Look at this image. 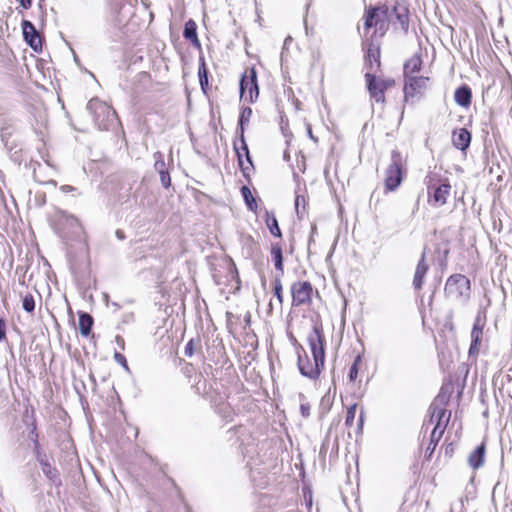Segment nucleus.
Masks as SVG:
<instances>
[{
    "label": "nucleus",
    "mask_w": 512,
    "mask_h": 512,
    "mask_svg": "<svg viewBox=\"0 0 512 512\" xmlns=\"http://www.w3.org/2000/svg\"><path fill=\"white\" fill-rule=\"evenodd\" d=\"M307 342L313 357V363L310 361L303 346L296 339H293L298 355L297 366L302 376L316 380L319 378L325 363L326 339L322 324L316 323L313 325L312 330L307 335Z\"/></svg>",
    "instance_id": "obj_1"
},
{
    "label": "nucleus",
    "mask_w": 512,
    "mask_h": 512,
    "mask_svg": "<svg viewBox=\"0 0 512 512\" xmlns=\"http://www.w3.org/2000/svg\"><path fill=\"white\" fill-rule=\"evenodd\" d=\"M448 398L445 395L439 394L431 403L429 407L430 423L435 422V426L430 435V442L425 451V458L429 460L433 455L444 431L450 421L451 411H448L445 406Z\"/></svg>",
    "instance_id": "obj_2"
},
{
    "label": "nucleus",
    "mask_w": 512,
    "mask_h": 512,
    "mask_svg": "<svg viewBox=\"0 0 512 512\" xmlns=\"http://www.w3.org/2000/svg\"><path fill=\"white\" fill-rule=\"evenodd\" d=\"M406 163V157L398 149L391 151V163L385 170L386 191L393 192L401 185L406 174Z\"/></svg>",
    "instance_id": "obj_3"
},
{
    "label": "nucleus",
    "mask_w": 512,
    "mask_h": 512,
    "mask_svg": "<svg viewBox=\"0 0 512 512\" xmlns=\"http://www.w3.org/2000/svg\"><path fill=\"white\" fill-rule=\"evenodd\" d=\"M87 110L100 130H109L117 121L115 110L98 98H93L87 103Z\"/></svg>",
    "instance_id": "obj_4"
},
{
    "label": "nucleus",
    "mask_w": 512,
    "mask_h": 512,
    "mask_svg": "<svg viewBox=\"0 0 512 512\" xmlns=\"http://www.w3.org/2000/svg\"><path fill=\"white\" fill-rule=\"evenodd\" d=\"M470 291V280L463 274H453L446 280L444 293L448 298L465 303L470 299Z\"/></svg>",
    "instance_id": "obj_5"
},
{
    "label": "nucleus",
    "mask_w": 512,
    "mask_h": 512,
    "mask_svg": "<svg viewBox=\"0 0 512 512\" xmlns=\"http://www.w3.org/2000/svg\"><path fill=\"white\" fill-rule=\"evenodd\" d=\"M33 455L38 462L42 473L44 476L48 479L51 485L55 486L56 488H59L62 486V480L60 477L59 470L52 465L50 461V457L45 452V450L39 449L33 452Z\"/></svg>",
    "instance_id": "obj_6"
},
{
    "label": "nucleus",
    "mask_w": 512,
    "mask_h": 512,
    "mask_svg": "<svg viewBox=\"0 0 512 512\" xmlns=\"http://www.w3.org/2000/svg\"><path fill=\"white\" fill-rule=\"evenodd\" d=\"M433 180V177H429V181L427 183L429 202L435 207H441L447 202V198L451 191V185L447 179L439 185L434 184Z\"/></svg>",
    "instance_id": "obj_7"
},
{
    "label": "nucleus",
    "mask_w": 512,
    "mask_h": 512,
    "mask_svg": "<svg viewBox=\"0 0 512 512\" xmlns=\"http://www.w3.org/2000/svg\"><path fill=\"white\" fill-rule=\"evenodd\" d=\"M238 139L234 141L233 148L235 150L239 167L243 173V176L248 178L249 171L253 168L252 158L249 152L248 145L245 140V136L243 135V140L240 136H237Z\"/></svg>",
    "instance_id": "obj_8"
},
{
    "label": "nucleus",
    "mask_w": 512,
    "mask_h": 512,
    "mask_svg": "<svg viewBox=\"0 0 512 512\" xmlns=\"http://www.w3.org/2000/svg\"><path fill=\"white\" fill-rule=\"evenodd\" d=\"M313 286L309 281H298L291 285L292 306L308 305L312 301Z\"/></svg>",
    "instance_id": "obj_9"
},
{
    "label": "nucleus",
    "mask_w": 512,
    "mask_h": 512,
    "mask_svg": "<svg viewBox=\"0 0 512 512\" xmlns=\"http://www.w3.org/2000/svg\"><path fill=\"white\" fill-rule=\"evenodd\" d=\"M429 80V77L424 76H411L405 78L403 89L405 102H408L410 99H414L418 94H421V92L427 88Z\"/></svg>",
    "instance_id": "obj_10"
},
{
    "label": "nucleus",
    "mask_w": 512,
    "mask_h": 512,
    "mask_svg": "<svg viewBox=\"0 0 512 512\" xmlns=\"http://www.w3.org/2000/svg\"><path fill=\"white\" fill-rule=\"evenodd\" d=\"M22 33L25 42L35 52L42 51V38L35 28L34 24L29 20H23L21 23Z\"/></svg>",
    "instance_id": "obj_11"
},
{
    "label": "nucleus",
    "mask_w": 512,
    "mask_h": 512,
    "mask_svg": "<svg viewBox=\"0 0 512 512\" xmlns=\"http://www.w3.org/2000/svg\"><path fill=\"white\" fill-rule=\"evenodd\" d=\"M366 86L369 92L370 98L377 103L385 102V86L379 84L375 74L367 72L365 74Z\"/></svg>",
    "instance_id": "obj_12"
},
{
    "label": "nucleus",
    "mask_w": 512,
    "mask_h": 512,
    "mask_svg": "<svg viewBox=\"0 0 512 512\" xmlns=\"http://www.w3.org/2000/svg\"><path fill=\"white\" fill-rule=\"evenodd\" d=\"M392 12L395 15L401 30L407 34L409 30V4L405 0H396L392 7Z\"/></svg>",
    "instance_id": "obj_13"
},
{
    "label": "nucleus",
    "mask_w": 512,
    "mask_h": 512,
    "mask_svg": "<svg viewBox=\"0 0 512 512\" xmlns=\"http://www.w3.org/2000/svg\"><path fill=\"white\" fill-rule=\"evenodd\" d=\"M153 158L155 160L154 169L159 174L162 187L169 188L171 186V177L169 170L166 168L164 155L160 151H156L153 154Z\"/></svg>",
    "instance_id": "obj_14"
},
{
    "label": "nucleus",
    "mask_w": 512,
    "mask_h": 512,
    "mask_svg": "<svg viewBox=\"0 0 512 512\" xmlns=\"http://www.w3.org/2000/svg\"><path fill=\"white\" fill-rule=\"evenodd\" d=\"M28 413V410H26L27 418H29ZM25 423L28 429L27 439L32 443V452L42 449V446L40 445L39 442V433L37 429V422L34 414V409L31 410L30 421L25 420Z\"/></svg>",
    "instance_id": "obj_15"
},
{
    "label": "nucleus",
    "mask_w": 512,
    "mask_h": 512,
    "mask_svg": "<svg viewBox=\"0 0 512 512\" xmlns=\"http://www.w3.org/2000/svg\"><path fill=\"white\" fill-rule=\"evenodd\" d=\"M429 270V266L426 263V247L424 248L421 258L417 263L414 277H413V287L415 290H421L424 284V278Z\"/></svg>",
    "instance_id": "obj_16"
},
{
    "label": "nucleus",
    "mask_w": 512,
    "mask_h": 512,
    "mask_svg": "<svg viewBox=\"0 0 512 512\" xmlns=\"http://www.w3.org/2000/svg\"><path fill=\"white\" fill-rule=\"evenodd\" d=\"M486 455V443L482 442L469 454L467 462L471 469L478 470L484 465Z\"/></svg>",
    "instance_id": "obj_17"
},
{
    "label": "nucleus",
    "mask_w": 512,
    "mask_h": 512,
    "mask_svg": "<svg viewBox=\"0 0 512 512\" xmlns=\"http://www.w3.org/2000/svg\"><path fill=\"white\" fill-rule=\"evenodd\" d=\"M471 139V133L466 128L454 130L452 133V144L461 151H466L469 148Z\"/></svg>",
    "instance_id": "obj_18"
},
{
    "label": "nucleus",
    "mask_w": 512,
    "mask_h": 512,
    "mask_svg": "<svg viewBox=\"0 0 512 512\" xmlns=\"http://www.w3.org/2000/svg\"><path fill=\"white\" fill-rule=\"evenodd\" d=\"M374 63L377 68L380 67V47L371 41L366 47L365 65L370 70H373Z\"/></svg>",
    "instance_id": "obj_19"
},
{
    "label": "nucleus",
    "mask_w": 512,
    "mask_h": 512,
    "mask_svg": "<svg viewBox=\"0 0 512 512\" xmlns=\"http://www.w3.org/2000/svg\"><path fill=\"white\" fill-rule=\"evenodd\" d=\"M471 99L472 90L468 85L463 84L455 90L454 100L459 106L463 108L469 107L471 104Z\"/></svg>",
    "instance_id": "obj_20"
},
{
    "label": "nucleus",
    "mask_w": 512,
    "mask_h": 512,
    "mask_svg": "<svg viewBox=\"0 0 512 512\" xmlns=\"http://www.w3.org/2000/svg\"><path fill=\"white\" fill-rule=\"evenodd\" d=\"M183 37L191 42L194 47L200 48L201 44L198 39L197 25L194 20H188L184 25Z\"/></svg>",
    "instance_id": "obj_21"
},
{
    "label": "nucleus",
    "mask_w": 512,
    "mask_h": 512,
    "mask_svg": "<svg viewBox=\"0 0 512 512\" xmlns=\"http://www.w3.org/2000/svg\"><path fill=\"white\" fill-rule=\"evenodd\" d=\"M79 331L82 336L88 337L92 332L94 324L93 317L87 312L79 313Z\"/></svg>",
    "instance_id": "obj_22"
},
{
    "label": "nucleus",
    "mask_w": 512,
    "mask_h": 512,
    "mask_svg": "<svg viewBox=\"0 0 512 512\" xmlns=\"http://www.w3.org/2000/svg\"><path fill=\"white\" fill-rule=\"evenodd\" d=\"M422 59L419 55H414L404 63V77H411L412 74L421 70Z\"/></svg>",
    "instance_id": "obj_23"
},
{
    "label": "nucleus",
    "mask_w": 512,
    "mask_h": 512,
    "mask_svg": "<svg viewBox=\"0 0 512 512\" xmlns=\"http://www.w3.org/2000/svg\"><path fill=\"white\" fill-rule=\"evenodd\" d=\"M252 116V109L248 106L243 107L238 119L237 125V136H240L243 139V134L245 133L246 126L249 124Z\"/></svg>",
    "instance_id": "obj_24"
},
{
    "label": "nucleus",
    "mask_w": 512,
    "mask_h": 512,
    "mask_svg": "<svg viewBox=\"0 0 512 512\" xmlns=\"http://www.w3.org/2000/svg\"><path fill=\"white\" fill-rule=\"evenodd\" d=\"M265 223L270 233L277 238H282V231L279 227L278 220L273 212L266 211Z\"/></svg>",
    "instance_id": "obj_25"
},
{
    "label": "nucleus",
    "mask_w": 512,
    "mask_h": 512,
    "mask_svg": "<svg viewBox=\"0 0 512 512\" xmlns=\"http://www.w3.org/2000/svg\"><path fill=\"white\" fill-rule=\"evenodd\" d=\"M271 256L274 261L275 269L280 272L278 275H283L284 274L283 252H282V247L278 243L271 245Z\"/></svg>",
    "instance_id": "obj_26"
},
{
    "label": "nucleus",
    "mask_w": 512,
    "mask_h": 512,
    "mask_svg": "<svg viewBox=\"0 0 512 512\" xmlns=\"http://www.w3.org/2000/svg\"><path fill=\"white\" fill-rule=\"evenodd\" d=\"M249 101L255 102L259 96V86L257 81V72L254 67L250 68V80H249Z\"/></svg>",
    "instance_id": "obj_27"
},
{
    "label": "nucleus",
    "mask_w": 512,
    "mask_h": 512,
    "mask_svg": "<svg viewBox=\"0 0 512 512\" xmlns=\"http://www.w3.org/2000/svg\"><path fill=\"white\" fill-rule=\"evenodd\" d=\"M483 333L471 332V344L468 350L469 358H476L479 354V348L482 341Z\"/></svg>",
    "instance_id": "obj_28"
},
{
    "label": "nucleus",
    "mask_w": 512,
    "mask_h": 512,
    "mask_svg": "<svg viewBox=\"0 0 512 512\" xmlns=\"http://www.w3.org/2000/svg\"><path fill=\"white\" fill-rule=\"evenodd\" d=\"M241 194L247 208L252 212H256L258 205L249 187L246 185L242 186Z\"/></svg>",
    "instance_id": "obj_29"
},
{
    "label": "nucleus",
    "mask_w": 512,
    "mask_h": 512,
    "mask_svg": "<svg viewBox=\"0 0 512 512\" xmlns=\"http://www.w3.org/2000/svg\"><path fill=\"white\" fill-rule=\"evenodd\" d=\"M216 412L226 422L232 421V419H233L234 411H233L232 407L228 403L222 402L219 405H217L216 406Z\"/></svg>",
    "instance_id": "obj_30"
},
{
    "label": "nucleus",
    "mask_w": 512,
    "mask_h": 512,
    "mask_svg": "<svg viewBox=\"0 0 512 512\" xmlns=\"http://www.w3.org/2000/svg\"><path fill=\"white\" fill-rule=\"evenodd\" d=\"M376 17H377V9H375V6H370L365 11V22H364L365 30H368V29L372 28L373 26L377 25Z\"/></svg>",
    "instance_id": "obj_31"
},
{
    "label": "nucleus",
    "mask_w": 512,
    "mask_h": 512,
    "mask_svg": "<svg viewBox=\"0 0 512 512\" xmlns=\"http://www.w3.org/2000/svg\"><path fill=\"white\" fill-rule=\"evenodd\" d=\"M282 276L283 275H276L275 279L273 281L274 295L277 298L280 305H282V303H283V286H282V282H281Z\"/></svg>",
    "instance_id": "obj_32"
},
{
    "label": "nucleus",
    "mask_w": 512,
    "mask_h": 512,
    "mask_svg": "<svg viewBox=\"0 0 512 512\" xmlns=\"http://www.w3.org/2000/svg\"><path fill=\"white\" fill-rule=\"evenodd\" d=\"M362 362V356L361 355H357L355 358H354V361L349 369V373H348V378L350 381H355L358 377V372H359V366Z\"/></svg>",
    "instance_id": "obj_33"
},
{
    "label": "nucleus",
    "mask_w": 512,
    "mask_h": 512,
    "mask_svg": "<svg viewBox=\"0 0 512 512\" xmlns=\"http://www.w3.org/2000/svg\"><path fill=\"white\" fill-rule=\"evenodd\" d=\"M250 69L246 70L239 81L240 97L243 98L249 89Z\"/></svg>",
    "instance_id": "obj_34"
},
{
    "label": "nucleus",
    "mask_w": 512,
    "mask_h": 512,
    "mask_svg": "<svg viewBox=\"0 0 512 512\" xmlns=\"http://www.w3.org/2000/svg\"><path fill=\"white\" fill-rule=\"evenodd\" d=\"M22 308L27 313H32L35 310V300L34 297L31 294H27L24 296L22 301Z\"/></svg>",
    "instance_id": "obj_35"
},
{
    "label": "nucleus",
    "mask_w": 512,
    "mask_h": 512,
    "mask_svg": "<svg viewBox=\"0 0 512 512\" xmlns=\"http://www.w3.org/2000/svg\"><path fill=\"white\" fill-rule=\"evenodd\" d=\"M356 408H357V404H353L347 409L346 419H345V425L347 427H351L354 423V419L356 416Z\"/></svg>",
    "instance_id": "obj_36"
},
{
    "label": "nucleus",
    "mask_w": 512,
    "mask_h": 512,
    "mask_svg": "<svg viewBox=\"0 0 512 512\" xmlns=\"http://www.w3.org/2000/svg\"><path fill=\"white\" fill-rule=\"evenodd\" d=\"M199 80L208 79V69L206 67L205 59L203 56L199 58V69H198Z\"/></svg>",
    "instance_id": "obj_37"
},
{
    "label": "nucleus",
    "mask_w": 512,
    "mask_h": 512,
    "mask_svg": "<svg viewBox=\"0 0 512 512\" xmlns=\"http://www.w3.org/2000/svg\"><path fill=\"white\" fill-rule=\"evenodd\" d=\"M306 199L303 195H297L295 198V209L298 215L305 212Z\"/></svg>",
    "instance_id": "obj_38"
},
{
    "label": "nucleus",
    "mask_w": 512,
    "mask_h": 512,
    "mask_svg": "<svg viewBox=\"0 0 512 512\" xmlns=\"http://www.w3.org/2000/svg\"><path fill=\"white\" fill-rule=\"evenodd\" d=\"M200 340L191 339L185 346V355L191 357L194 354L195 344L199 343Z\"/></svg>",
    "instance_id": "obj_39"
},
{
    "label": "nucleus",
    "mask_w": 512,
    "mask_h": 512,
    "mask_svg": "<svg viewBox=\"0 0 512 512\" xmlns=\"http://www.w3.org/2000/svg\"><path fill=\"white\" fill-rule=\"evenodd\" d=\"M114 360L120 364L125 370H129V366L125 356L119 352L114 353Z\"/></svg>",
    "instance_id": "obj_40"
},
{
    "label": "nucleus",
    "mask_w": 512,
    "mask_h": 512,
    "mask_svg": "<svg viewBox=\"0 0 512 512\" xmlns=\"http://www.w3.org/2000/svg\"><path fill=\"white\" fill-rule=\"evenodd\" d=\"M39 477H40V475L38 473H31L30 474V481H31L32 491L33 492H36V491H38L40 489Z\"/></svg>",
    "instance_id": "obj_41"
},
{
    "label": "nucleus",
    "mask_w": 512,
    "mask_h": 512,
    "mask_svg": "<svg viewBox=\"0 0 512 512\" xmlns=\"http://www.w3.org/2000/svg\"><path fill=\"white\" fill-rule=\"evenodd\" d=\"M310 404L309 403H301L300 405V413L304 418H308L310 416Z\"/></svg>",
    "instance_id": "obj_42"
},
{
    "label": "nucleus",
    "mask_w": 512,
    "mask_h": 512,
    "mask_svg": "<svg viewBox=\"0 0 512 512\" xmlns=\"http://www.w3.org/2000/svg\"><path fill=\"white\" fill-rule=\"evenodd\" d=\"M483 327H484V324L481 323V320L479 317H476L475 319V322H474V325H473V328H472V331L471 332H478V333H483Z\"/></svg>",
    "instance_id": "obj_43"
},
{
    "label": "nucleus",
    "mask_w": 512,
    "mask_h": 512,
    "mask_svg": "<svg viewBox=\"0 0 512 512\" xmlns=\"http://www.w3.org/2000/svg\"><path fill=\"white\" fill-rule=\"evenodd\" d=\"M454 450H455V447H454L453 443L445 444V447H444L445 456H447L448 458H451L454 454Z\"/></svg>",
    "instance_id": "obj_44"
},
{
    "label": "nucleus",
    "mask_w": 512,
    "mask_h": 512,
    "mask_svg": "<svg viewBox=\"0 0 512 512\" xmlns=\"http://www.w3.org/2000/svg\"><path fill=\"white\" fill-rule=\"evenodd\" d=\"M6 339V323L3 318L0 317V342Z\"/></svg>",
    "instance_id": "obj_45"
},
{
    "label": "nucleus",
    "mask_w": 512,
    "mask_h": 512,
    "mask_svg": "<svg viewBox=\"0 0 512 512\" xmlns=\"http://www.w3.org/2000/svg\"><path fill=\"white\" fill-rule=\"evenodd\" d=\"M375 9H377V14L380 13L384 17H388L389 7L386 4L381 5V6H375Z\"/></svg>",
    "instance_id": "obj_46"
},
{
    "label": "nucleus",
    "mask_w": 512,
    "mask_h": 512,
    "mask_svg": "<svg viewBox=\"0 0 512 512\" xmlns=\"http://www.w3.org/2000/svg\"><path fill=\"white\" fill-rule=\"evenodd\" d=\"M379 81V84H383V86H385V91L394 85V80L392 79H382V80H378Z\"/></svg>",
    "instance_id": "obj_47"
},
{
    "label": "nucleus",
    "mask_w": 512,
    "mask_h": 512,
    "mask_svg": "<svg viewBox=\"0 0 512 512\" xmlns=\"http://www.w3.org/2000/svg\"><path fill=\"white\" fill-rule=\"evenodd\" d=\"M18 2L24 9H29L32 5V0H18Z\"/></svg>",
    "instance_id": "obj_48"
},
{
    "label": "nucleus",
    "mask_w": 512,
    "mask_h": 512,
    "mask_svg": "<svg viewBox=\"0 0 512 512\" xmlns=\"http://www.w3.org/2000/svg\"><path fill=\"white\" fill-rule=\"evenodd\" d=\"M199 83H200V87H201L202 91L204 93H206L208 86H209L208 79L199 80Z\"/></svg>",
    "instance_id": "obj_49"
},
{
    "label": "nucleus",
    "mask_w": 512,
    "mask_h": 512,
    "mask_svg": "<svg viewBox=\"0 0 512 512\" xmlns=\"http://www.w3.org/2000/svg\"><path fill=\"white\" fill-rule=\"evenodd\" d=\"M363 423H364V411L362 410V411L360 412L359 420H358V429H359V430H362Z\"/></svg>",
    "instance_id": "obj_50"
},
{
    "label": "nucleus",
    "mask_w": 512,
    "mask_h": 512,
    "mask_svg": "<svg viewBox=\"0 0 512 512\" xmlns=\"http://www.w3.org/2000/svg\"><path fill=\"white\" fill-rule=\"evenodd\" d=\"M363 423H364V411L362 410V411L360 412L359 420H358V429H359V430H362Z\"/></svg>",
    "instance_id": "obj_51"
},
{
    "label": "nucleus",
    "mask_w": 512,
    "mask_h": 512,
    "mask_svg": "<svg viewBox=\"0 0 512 512\" xmlns=\"http://www.w3.org/2000/svg\"><path fill=\"white\" fill-rule=\"evenodd\" d=\"M61 191L64 192V193H68V192H72L75 190V187L73 186H70V185H63L61 186Z\"/></svg>",
    "instance_id": "obj_52"
},
{
    "label": "nucleus",
    "mask_w": 512,
    "mask_h": 512,
    "mask_svg": "<svg viewBox=\"0 0 512 512\" xmlns=\"http://www.w3.org/2000/svg\"><path fill=\"white\" fill-rule=\"evenodd\" d=\"M307 133H308L309 138L312 139L314 142L318 141V139L316 137H314L310 125H307Z\"/></svg>",
    "instance_id": "obj_53"
},
{
    "label": "nucleus",
    "mask_w": 512,
    "mask_h": 512,
    "mask_svg": "<svg viewBox=\"0 0 512 512\" xmlns=\"http://www.w3.org/2000/svg\"><path fill=\"white\" fill-rule=\"evenodd\" d=\"M115 340L116 343L120 346V348L124 349V339L121 336L117 335Z\"/></svg>",
    "instance_id": "obj_54"
},
{
    "label": "nucleus",
    "mask_w": 512,
    "mask_h": 512,
    "mask_svg": "<svg viewBox=\"0 0 512 512\" xmlns=\"http://www.w3.org/2000/svg\"><path fill=\"white\" fill-rule=\"evenodd\" d=\"M10 135V133L8 132V128H2L1 129V137H2V140L4 141V139Z\"/></svg>",
    "instance_id": "obj_55"
},
{
    "label": "nucleus",
    "mask_w": 512,
    "mask_h": 512,
    "mask_svg": "<svg viewBox=\"0 0 512 512\" xmlns=\"http://www.w3.org/2000/svg\"><path fill=\"white\" fill-rule=\"evenodd\" d=\"M116 237L120 240H123L125 238L124 232L122 230H116Z\"/></svg>",
    "instance_id": "obj_56"
},
{
    "label": "nucleus",
    "mask_w": 512,
    "mask_h": 512,
    "mask_svg": "<svg viewBox=\"0 0 512 512\" xmlns=\"http://www.w3.org/2000/svg\"><path fill=\"white\" fill-rule=\"evenodd\" d=\"M42 184H44V185H51L53 187L57 186V182L55 180H48L46 182H42Z\"/></svg>",
    "instance_id": "obj_57"
},
{
    "label": "nucleus",
    "mask_w": 512,
    "mask_h": 512,
    "mask_svg": "<svg viewBox=\"0 0 512 512\" xmlns=\"http://www.w3.org/2000/svg\"><path fill=\"white\" fill-rule=\"evenodd\" d=\"M111 305H112L116 310H118V309H120V308H121V306H120L118 303H116V302H112V304H111Z\"/></svg>",
    "instance_id": "obj_58"
},
{
    "label": "nucleus",
    "mask_w": 512,
    "mask_h": 512,
    "mask_svg": "<svg viewBox=\"0 0 512 512\" xmlns=\"http://www.w3.org/2000/svg\"><path fill=\"white\" fill-rule=\"evenodd\" d=\"M291 37H288L285 39V42H284V46H286L287 44H289V41H291Z\"/></svg>",
    "instance_id": "obj_59"
},
{
    "label": "nucleus",
    "mask_w": 512,
    "mask_h": 512,
    "mask_svg": "<svg viewBox=\"0 0 512 512\" xmlns=\"http://www.w3.org/2000/svg\"><path fill=\"white\" fill-rule=\"evenodd\" d=\"M246 323H249L250 322V315H248L245 319Z\"/></svg>",
    "instance_id": "obj_60"
},
{
    "label": "nucleus",
    "mask_w": 512,
    "mask_h": 512,
    "mask_svg": "<svg viewBox=\"0 0 512 512\" xmlns=\"http://www.w3.org/2000/svg\"><path fill=\"white\" fill-rule=\"evenodd\" d=\"M104 299L108 303V294H104Z\"/></svg>",
    "instance_id": "obj_61"
},
{
    "label": "nucleus",
    "mask_w": 512,
    "mask_h": 512,
    "mask_svg": "<svg viewBox=\"0 0 512 512\" xmlns=\"http://www.w3.org/2000/svg\"><path fill=\"white\" fill-rule=\"evenodd\" d=\"M186 510H187V512H192L190 507H187Z\"/></svg>",
    "instance_id": "obj_62"
},
{
    "label": "nucleus",
    "mask_w": 512,
    "mask_h": 512,
    "mask_svg": "<svg viewBox=\"0 0 512 512\" xmlns=\"http://www.w3.org/2000/svg\"><path fill=\"white\" fill-rule=\"evenodd\" d=\"M42 2H44V0H39V6L40 7H41Z\"/></svg>",
    "instance_id": "obj_63"
}]
</instances>
